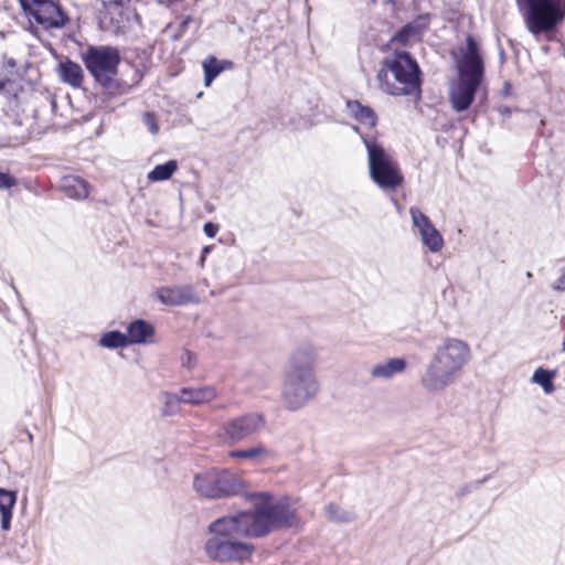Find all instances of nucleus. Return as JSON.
Masks as SVG:
<instances>
[{
    "label": "nucleus",
    "instance_id": "nucleus-25",
    "mask_svg": "<svg viewBox=\"0 0 565 565\" xmlns=\"http://www.w3.org/2000/svg\"><path fill=\"white\" fill-rule=\"evenodd\" d=\"M120 9L121 10H118L116 13L106 14L109 17L113 31L116 34L125 33L126 29L129 26L130 18H138V14L129 7L122 4L120 6Z\"/></svg>",
    "mask_w": 565,
    "mask_h": 565
},
{
    "label": "nucleus",
    "instance_id": "nucleus-21",
    "mask_svg": "<svg viewBox=\"0 0 565 565\" xmlns=\"http://www.w3.org/2000/svg\"><path fill=\"white\" fill-rule=\"evenodd\" d=\"M407 366L406 360L403 358H393L383 363H379L371 367L370 375L372 379L390 380L394 375L405 371Z\"/></svg>",
    "mask_w": 565,
    "mask_h": 565
},
{
    "label": "nucleus",
    "instance_id": "nucleus-52",
    "mask_svg": "<svg viewBox=\"0 0 565 565\" xmlns=\"http://www.w3.org/2000/svg\"><path fill=\"white\" fill-rule=\"evenodd\" d=\"M563 351L565 352V339H564V342H563Z\"/></svg>",
    "mask_w": 565,
    "mask_h": 565
},
{
    "label": "nucleus",
    "instance_id": "nucleus-10",
    "mask_svg": "<svg viewBox=\"0 0 565 565\" xmlns=\"http://www.w3.org/2000/svg\"><path fill=\"white\" fill-rule=\"evenodd\" d=\"M209 558L218 563H242L252 558L255 545L239 539L211 536L204 545Z\"/></svg>",
    "mask_w": 565,
    "mask_h": 565
},
{
    "label": "nucleus",
    "instance_id": "nucleus-20",
    "mask_svg": "<svg viewBox=\"0 0 565 565\" xmlns=\"http://www.w3.org/2000/svg\"><path fill=\"white\" fill-rule=\"evenodd\" d=\"M64 194L74 200H84L89 195V184L78 175H65L61 180Z\"/></svg>",
    "mask_w": 565,
    "mask_h": 565
},
{
    "label": "nucleus",
    "instance_id": "nucleus-45",
    "mask_svg": "<svg viewBox=\"0 0 565 565\" xmlns=\"http://www.w3.org/2000/svg\"><path fill=\"white\" fill-rule=\"evenodd\" d=\"M511 93H512V85H511V83L510 82H504L502 90H501L502 96L508 97V96L511 95Z\"/></svg>",
    "mask_w": 565,
    "mask_h": 565
},
{
    "label": "nucleus",
    "instance_id": "nucleus-47",
    "mask_svg": "<svg viewBox=\"0 0 565 565\" xmlns=\"http://www.w3.org/2000/svg\"><path fill=\"white\" fill-rule=\"evenodd\" d=\"M22 431L26 435L29 443L32 444L33 443V435L28 430L26 427H23Z\"/></svg>",
    "mask_w": 565,
    "mask_h": 565
},
{
    "label": "nucleus",
    "instance_id": "nucleus-42",
    "mask_svg": "<svg viewBox=\"0 0 565 565\" xmlns=\"http://www.w3.org/2000/svg\"><path fill=\"white\" fill-rule=\"evenodd\" d=\"M552 288L556 291H565V270L562 275L554 281Z\"/></svg>",
    "mask_w": 565,
    "mask_h": 565
},
{
    "label": "nucleus",
    "instance_id": "nucleus-51",
    "mask_svg": "<svg viewBox=\"0 0 565 565\" xmlns=\"http://www.w3.org/2000/svg\"><path fill=\"white\" fill-rule=\"evenodd\" d=\"M9 65L14 66V65H15V62H14L13 60H11V61L9 62Z\"/></svg>",
    "mask_w": 565,
    "mask_h": 565
},
{
    "label": "nucleus",
    "instance_id": "nucleus-48",
    "mask_svg": "<svg viewBox=\"0 0 565 565\" xmlns=\"http://www.w3.org/2000/svg\"><path fill=\"white\" fill-rule=\"evenodd\" d=\"M44 2H52V0H32V3H29L30 6H41Z\"/></svg>",
    "mask_w": 565,
    "mask_h": 565
},
{
    "label": "nucleus",
    "instance_id": "nucleus-3",
    "mask_svg": "<svg viewBox=\"0 0 565 565\" xmlns=\"http://www.w3.org/2000/svg\"><path fill=\"white\" fill-rule=\"evenodd\" d=\"M376 81L380 88L391 96H422L423 72L407 51H394L384 57Z\"/></svg>",
    "mask_w": 565,
    "mask_h": 565
},
{
    "label": "nucleus",
    "instance_id": "nucleus-46",
    "mask_svg": "<svg viewBox=\"0 0 565 565\" xmlns=\"http://www.w3.org/2000/svg\"><path fill=\"white\" fill-rule=\"evenodd\" d=\"M211 249H212V247H211V246H204V247L202 248L201 258H200V260H201L202 263L204 262V259H205L206 255L211 252Z\"/></svg>",
    "mask_w": 565,
    "mask_h": 565
},
{
    "label": "nucleus",
    "instance_id": "nucleus-38",
    "mask_svg": "<svg viewBox=\"0 0 565 565\" xmlns=\"http://www.w3.org/2000/svg\"><path fill=\"white\" fill-rule=\"evenodd\" d=\"M249 501L260 499L262 502H273L271 494L269 492H248V488L246 489V495H243Z\"/></svg>",
    "mask_w": 565,
    "mask_h": 565
},
{
    "label": "nucleus",
    "instance_id": "nucleus-30",
    "mask_svg": "<svg viewBox=\"0 0 565 565\" xmlns=\"http://www.w3.org/2000/svg\"><path fill=\"white\" fill-rule=\"evenodd\" d=\"M420 236H422L423 244L431 253L439 252L444 246L443 236L434 225L430 228L422 231Z\"/></svg>",
    "mask_w": 565,
    "mask_h": 565
},
{
    "label": "nucleus",
    "instance_id": "nucleus-14",
    "mask_svg": "<svg viewBox=\"0 0 565 565\" xmlns=\"http://www.w3.org/2000/svg\"><path fill=\"white\" fill-rule=\"evenodd\" d=\"M156 295L160 302L172 307L198 302V296L191 285L163 286L157 289Z\"/></svg>",
    "mask_w": 565,
    "mask_h": 565
},
{
    "label": "nucleus",
    "instance_id": "nucleus-17",
    "mask_svg": "<svg viewBox=\"0 0 565 565\" xmlns=\"http://www.w3.org/2000/svg\"><path fill=\"white\" fill-rule=\"evenodd\" d=\"M345 108L351 118L367 129H375L379 124V117L375 110L369 106L362 104L358 99H348L345 102Z\"/></svg>",
    "mask_w": 565,
    "mask_h": 565
},
{
    "label": "nucleus",
    "instance_id": "nucleus-34",
    "mask_svg": "<svg viewBox=\"0 0 565 565\" xmlns=\"http://www.w3.org/2000/svg\"><path fill=\"white\" fill-rule=\"evenodd\" d=\"M491 478V475H488L486 477H483L482 479L480 480H475V481H471V482H468L466 483L465 486H462L458 492H457V497L459 499L463 498L465 495L478 490L483 483H486L489 479Z\"/></svg>",
    "mask_w": 565,
    "mask_h": 565
},
{
    "label": "nucleus",
    "instance_id": "nucleus-28",
    "mask_svg": "<svg viewBox=\"0 0 565 565\" xmlns=\"http://www.w3.org/2000/svg\"><path fill=\"white\" fill-rule=\"evenodd\" d=\"M556 374V370L539 367L534 371L531 381L540 385L545 394H552L555 391L553 380Z\"/></svg>",
    "mask_w": 565,
    "mask_h": 565
},
{
    "label": "nucleus",
    "instance_id": "nucleus-11",
    "mask_svg": "<svg viewBox=\"0 0 565 565\" xmlns=\"http://www.w3.org/2000/svg\"><path fill=\"white\" fill-rule=\"evenodd\" d=\"M483 76L484 74L458 71V79L450 84L448 93L449 103L455 111L461 113L470 108Z\"/></svg>",
    "mask_w": 565,
    "mask_h": 565
},
{
    "label": "nucleus",
    "instance_id": "nucleus-32",
    "mask_svg": "<svg viewBox=\"0 0 565 565\" xmlns=\"http://www.w3.org/2000/svg\"><path fill=\"white\" fill-rule=\"evenodd\" d=\"M162 406V415L163 416H174L180 408V404L183 403L181 399V394H174L170 392H163L161 394Z\"/></svg>",
    "mask_w": 565,
    "mask_h": 565
},
{
    "label": "nucleus",
    "instance_id": "nucleus-2",
    "mask_svg": "<svg viewBox=\"0 0 565 565\" xmlns=\"http://www.w3.org/2000/svg\"><path fill=\"white\" fill-rule=\"evenodd\" d=\"M316 350L309 343H303L292 351L284 372L282 401L288 411L302 408L312 399L319 384L313 372Z\"/></svg>",
    "mask_w": 565,
    "mask_h": 565
},
{
    "label": "nucleus",
    "instance_id": "nucleus-27",
    "mask_svg": "<svg viewBox=\"0 0 565 565\" xmlns=\"http://www.w3.org/2000/svg\"><path fill=\"white\" fill-rule=\"evenodd\" d=\"M177 170L178 161L171 159L164 163L157 164L151 171H149L147 179L150 182L167 181L174 174Z\"/></svg>",
    "mask_w": 565,
    "mask_h": 565
},
{
    "label": "nucleus",
    "instance_id": "nucleus-29",
    "mask_svg": "<svg viewBox=\"0 0 565 565\" xmlns=\"http://www.w3.org/2000/svg\"><path fill=\"white\" fill-rule=\"evenodd\" d=\"M99 345L107 349H119L126 348L129 345V341L127 334L119 330H111L105 332L99 341Z\"/></svg>",
    "mask_w": 565,
    "mask_h": 565
},
{
    "label": "nucleus",
    "instance_id": "nucleus-22",
    "mask_svg": "<svg viewBox=\"0 0 565 565\" xmlns=\"http://www.w3.org/2000/svg\"><path fill=\"white\" fill-rule=\"evenodd\" d=\"M18 499L17 490H7L0 488V513H1V529L9 531L11 529V521L13 516V509Z\"/></svg>",
    "mask_w": 565,
    "mask_h": 565
},
{
    "label": "nucleus",
    "instance_id": "nucleus-33",
    "mask_svg": "<svg viewBox=\"0 0 565 565\" xmlns=\"http://www.w3.org/2000/svg\"><path fill=\"white\" fill-rule=\"evenodd\" d=\"M412 222L415 227L418 228L419 234H422V231L430 228L433 226L431 221L429 217L424 214L420 210L416 207H411L409 210Z\"/></svg>",
    "mask_w": 565,
    "mask_h": 565
},
{
    "label": "nucleus",
    "instance_id": "nucleus-8",
    "mask_svg": "<svg viewBox=\"0 0 565 565\" xmlns=\"http://www.w3.org/2000/svg\"><path fill=\"white\" fill-rule=\"evenodd\" d=\"M254 539L298 525V515L287 502H260L249 510Z\"/></svg>",
    "mask_w": 565,
    "mask_h": 565
},
{
    "label": "nucleus",
    "instance_id": "nucleus-16",
    "mask_svg": "<svg viewBox=\"0 0 565 565\" xmlns=\"http://www.w3.org/2000/svg\"><path fill=\"white\" fill-rule=\"evenodd\" d=\"M457 70L484 74V64L479 52V44L472 35H468L466 39V52L458 61Z\"/></svg>",
    "mask_w": 565,
    "mask_h": 565
},
{
    "label": "nucleus",
    "instance_id": "nucleus-6",
    "mask_svg": "<svg viewBox=\"0 0 565 565\" xmlns=\"http://www.w3.org/2000/svg\"><path fill=\"white\" fill-rule=\"evenodd\" d=\"M515 4L534 36L555 32L565 20V0H515Z\"/></svg>",
    "mask_w": 565,
    "mask_h": 565
},
{
    "label": "nucleus",
    "instance_id": "nucleus-9",
    "mask_svg": "<svg viewBox=\"0 0 565 565\" xmlns=\"http://www.w3.org/2000/svg\"><path fill=\"white\" fill-rule=\"evenodd\" d=\"M265 426L266 417L263 413H246L224 422L218 429V438L223 444L234 446L259 433Z\"/></svg>",
    "mask_w": 565,
    "mask_h": 565
},
{
    "label": "nucleus",
    "instance_id": "nucleus-37",
    "mask_svg": "<svg viewBox=\"0 0 565 565\" xmlns=\"http://www.w3.org/2000/svg\"><path fill=\"white\" fill-rule=\"evenodd\" d=\"M102 4L107 13H116L120 9V6L125 4L124 0H100Z\"/></svg>",
    "mask_w": 565,
    "mask_h": 565
},
{
    "label": "nucleus",
    "instance_id": "nucleus-31",
    "mask_svg": "<svg viewBox=\"0 0 565 565\" xmlns=\"http://www.w3.org/2000/svg\"><path fill=\"white\" fill-rule=\"evenodd\" d=\"M268 450L267 448L262 444L258 443L253 447L246 448V449H234L228 451V457L232 459H256L260 456L267 455Z\"/></svg>",
    "mask_w": 565,
    "mask_h": 565
},
{
    "label": "nucleus",
    "instance_id": "nucleus-12",
    "mask_svg": "<svg viewBox=\"0 0 565 565\" xmlns=\"http://www.w3.org/2000/svg\"><path fill=\"white\" fill-rule=\"evenodd\" d=\"M249 510L221 516L210 523L207 530L212 536L241 539H254Z\"/></svg>",
    "mask_w": 565,
    "mask_h": 565
},
{
    "label": "nucleus",
    "instance_id": "nucleus-50",
    "mask_svg": "<svg viewBox=\"0 0 565 565\" xmlns=\"http://www.w3.org/2000/svg\"><path fill=\"white\" fill-rule=\"evenodd\" d=\"M11 287H12V289L14 290V292H15L17 297H18V298H20V295H19V292H18V290H17L15 286L13 285V282H11Z\"/></svg>",
    "mask_w": 565,
    "mask_h": 565
},
{
    "label": "nucleus",
    "instance_id": "nucleus-40",
    "mask_svg": "<svg viewBox=\"0 0 565 565\" xmlns=\"http://www.w3.org/2000/svg\"><path fill=\"white\" fill-rule=\"evenodd\" d=\"M14 85V82L9 78L0 79V94L4 96L11 95V87Z\"/></svg>",
    "mask_w": 565,
    "mask_h": 565
},
{
    "label": "nucleus",
    "instance_id": "nucleus-4",
    "mask_svg": "<svg viewBox=\"0 0 565 565\" xmlns=\"http://www.w3.org/2000/svg\"><path fill=\"white\" fill-rule=\"evenodd\" d=\"M81 56L95 84L108 96L113 97L124 93L122 85L117 78L118 66L121 62L120 52L117 47L88 45Z\"/></svg>",
    "mask_w": 565,
    "mask_h": 565
},
{
    "label": "nucleus",
    "instance_id": "nucleus-39",
    "mask_svg": "<svg viewBox=\"0 0 565 565\" xmlns=\"http://www.w3.org/2000/svg\"><path fill=\"white\" fill-rule=\"evenodd\" d=\"M181 361L183 366L192 369L194 366L195 355L191 351L185 350L181 356Z\"/></svg>",
    "mask_w": 565,
    "mask_h": 565
},
{
    "label": "nucleus",
    "instance_id": "nucleus-41",
    "mask_svg": "<svg viewBox=\"0 0 565 565\" xmlns=\"http://www.w3.org/2000/svg\"><path fill=\"white\" fill-rule=\"evenodd\" d=\"M203 231L207 237L213 238L218 231V225L213 222H206L203 226Z\"/></svg>",
    "mask_w": 565,
    "mask_h": 565
},
{
    "label": "nucleus",
    "instance_id": "nucleus-23",
    "mask_svg": "<svg viewBox=\"0 0 565 565\" xmlns=\"http://www.w3.org/2000/svg\"><path fill=\"white\" fill-rule=\"evenodd\" d=\"M180 394L183 403L191 405L209 403L216 397V392L212 386L183 387L180 390Z\"/></svg>",
    "mask_w": 565,
    "mask_h": 565
},
{
    "label": "nucleus",
    "instance_id": "nucleus-5",
    "mask_svg": "<svg viewBox=\"0 0 565 565\" xmlns=\"http://www.w3.org/2000/svg\"><path fill=\"white\" fill-rule=\"evenodd\" d=\"M367 152L369 175L384 192H394L404 183L398 161L386 151L375 136H362Z\"/></svg>",
    "mask_w": 565,
    "mask_h": 565
},
{
    "label": "nucleus",
    "instance_id": "nucleus-43",
    "mask_svg": "<svg viewBox=\"0 0 565 565\" xmlns=\"http://www.w3.org/2000/svg\"><path fill=\"white\" fill-rule=\"evenodd\" d=\"M192 22V17L186 15L179 24V32L182 33L188 28V25Z\"/></svg>",
    "mask_w": 565,
    "mask_h": 565
},
{
    "label": "nucleus",
    "instance_id": "nucleus-44",
    "mask_svg": "<svg viewBox=\"0 0 565 565\" xmlns=\"http://www.w3.org/2000/svg\"><path fill=\"white\" fill-rule=\"evenodd\" d=\"M498 113L503 117H509L511 115V108L505 105H501L497 108Z\"/></svg>",
    "mask_w": 565,
    "mask_h": 565
},
{
    "label": "nucleus",
    "instance_id": "nucleus-13",
    "mask_svg": "<svg viewBox=\"0 0 565 565\" xmlns=\"http://www.w3.org/2000/svg\"><path fill=\"white\" fill-rule=\"evenodd\" d=\"M20 2L29 19L45 30L61 29L68 22L67 14L58 3L52 1L41 6H30L26 0H20Z\"/></svg>",
    "mask_w": 565,
    "mask_h": 565
},
{
    "label": "nucleus",
    "instance_id": "nucleus-26",
    "mask_svg": "<svg viewBox=\"0 0 565 565\" xmlns=\"http://www.w3.org/2000/svg\"><path fill=\"white\" fill-rule=\"evenodd\" d=\"M324 515L330 522L338 524L351 523L356 519V514L353 511L345 510L333 502L324 507Z\"/></svg>",
    "mask_w": 565,
    "mask_h": 565
},
{
    "label": "nucleus",
    "instance_id": "nucleus-7",
    "mask_svg": "<svg viewBox=\"0 0 565 565\" xmlns=\"http://www.w3.org/2000/svg\"><path fill=\"white\" fill-rule=\"evenodd\" d=\"M247 488V481L228 469L212 468L193 479V489L210 500L246 495Z\"/></svg>",
    "mask_w": 565,
    "mask_h": 565
},
{
    "label": "nucleus",
    "instance_id": "nucleus-15",
    "mask_svg": "<svg viewBox=\"0 0 565 565\" xmlns=\"http://www.w3.org/2000/svg\"><path fill=\"white\" fill-rule=\"evenodd\" d=\"M431 20L429 13H420L412 21L404 24L392 36L391 42L407 45L412 40H420L423 33L428 29Z\"/></svg>",
    "mask_w": 565,
    "mask_h": 565
},
{
    "label": "nucleus",
    "instance_id": "nucleus-49",
    "mask_svg": "<svg viewBox=\"0 0 565 565\" xmlns=\"http://www.w3.org/2000/svg\"><path fill=\"white\" fill-rule=\"evenodd\" d=\"M353 130L359 134L361 137L364 136L363 134H361V128L359 126H353Z\"/></svg>",
    "mask_w": 565,
    "mask_h": 565
},
{
    "label": "nucleus",
    "instance_id": "nucleus-24",
    "mask_svg": "<svg viewBox=\"0 0 565 565\" xmlns=\"http://www.w3.org/2000/svg\"><path fill=\"white\" fill-rule=\"evenodd\" d=\"M61 79L71 85L72 87H81L84 78V73L81 65L71 60H66L58 64Z\"/></svg>",
    "mask_w": 565,
    "mask_h": 565
},
{
    "label": "nucleus",
    "instance_id": "nucleus-18",
    "mask_svg": "<svg viewBox=\"0 0 565 565\" xmlns=\"http://www.w3.org/2000/svg\"><path fill=\"white\" fill-rule=\"evenodd\" d=\"M127 338L130 344L151 343L156 329L151 322L145 319H135L127 326Z\"/></svg>",
    "mask_w": 565,
    "mask_h": 565
},
{
    "label": "nucleus",
    "instance_id": "nucleus-35",
    "mask_svg": "<svg viewBox=\"0 0 565 565\" xmlns=\"http://www.w3.org/2000/svg\"><path fill=\"white\" fill-rule=\"evenodd\" d=\"M142 122L148 128L151 135H156L159 131V125L157 117L153 113L146 111L142 115Z\"/></svg>",
    "mask_w": 565,
    "mask_h": 565
},
{
    "label": "nucleus",
    "instance_id": "nucleus-36",
    "mask_svg": "<svg viewBox=\"0 0 565 565\" xmlns=\"http://www.w3.org/2000/svg\"><path fill=\"white\" fill-rule=\"evenodd\" d=\"M17 185V179L8 172L0 171V190H8Z\"/></svg>",
    "mask_w": 565,
    "mask_h": 565
},
{
    "label": "nucleus",
    "instance_id": "nucleus-1",
    "mask_svg": "<svg viewBox=\"0 0 565 565\" xmlns=\"http://www.w3.org/2000/svg\"><path fill=\"white\" fill-rule=\"evenodd\" d=\"M471 359L469 344L457 338H446L437 345L420 376V385L431 394L441 393L462 374Z\"/></svg>",
    "mask_w": 565,
    "mask_h": 565
},
{
    "label": "nucleus",
    "instance_id": "nucleus-19",
    "mask_svg": "<svg viewBox=\"0 0 565 565\" xmlns=\"http://www.w3.org/2000/svg\"><path fill=\"white\" fill-rule=\"evenodd\" d=\"M235 66L231 60H218L214 55L206 56L202 62L204 72V86L209 87L213 81L224 71H231Z\"/></svg>",
    "mask_w": 565,
    "mask_h": 565
}]
</instances>
